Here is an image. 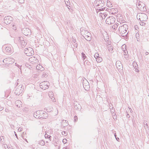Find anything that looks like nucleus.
I'll return each instance as SVG.
<instances>
[{
  "instance_id": "nucleus-1",
  "label": "nucleus",
  "mask_w": 149,
  "mask_h": 149,
  "mask_svg": "<svg viewBox=\"0 0 149 149\" xmlns=\"http://www.w3.org/2000/svg\"><path fill=\"white\" fill-rule=\"evenodd\" d=\"M81 33L83 36L88 41H90L91 40V34L88 31L80 29Z\"/></svg>"
},
{
  "instance_id": "nucleus-2",
  "label": "nucleus",
  "mask_w": 149,
  "mask_h": 149,
  "mask_svg": "<svg viewBox=\"0 0 149 149\" xmlns=\"http://www.w3.org/2000/svg\"><path fill=\"white\" fill-rule=\"evenodd\" d=\"M136 5L137 8L140 10L143 11L146 10L145 4L139 0H137Z\"/></svg>"
},
{
  "instance_id": "nucleus-3",
  "label": "nucleus",
  "mask_w": 149,
  "mask_h": 149,
  "mask_svg": "<svg viewBox=\"0 0 149 149\" xmlns=\"http://www.w3.org/2000/svg\"><path fill=\"white\" fill-rule=\"evenodd\" d=\"M128 26L126 24H124L120 26L118 30L120 34L124 35L126 33L128 29Z\"/></svg>"
},
{
  "instance_id": "nucleus-4",
  "label": "nucleus",
  "mask_w": 149,
  "mask_h": 149,
  "mask_svg": "<svg viewBox=\"0 0 149 149\" xmlns=\"http://www.w3.org/2000/svg\"><path fill=\"white\" fill-rule=\"evenodd\" d=\"M3 61L4 64L3 65L4 66H8V65L12 64L14 62L15 60L13 58H8L4 59Z\"/></svg>"
},
{
  "instance_id": "nucleus-5",
  "label": "nucleus",
  "mask_w": 149,
  "mask_h": 149,
  "mask_svg": "<svg viewBox=\"0 0 149 149\" xmlns=\"http://www.w3.org/2000/svg\"><path fill=\"white\" fill-rule=\"evenodd\" d=\"M3 48H5L4 52L6 54H10L12 52V48L10 45H4L3 47Z\"/></svg>"
},
{
  "instance_id": "nucleus-6",
  "label": "nucleus",
  "mask_w": 149,
  "mask_h": 149,
  "mask_svg": "<svg viewBox=\"0 0 149 149\" xmlns=\"http://www.w3.org/2000/svg\"><path fill=\"white\" fill-rule=\"evenodd\" d=\"M24 53L27 56H30L33 54V49L31 47H29L25 49Z\"/></svg>"
},
{
  "instance_id": "nucleus-7",
  "label": "nucleus",
  "mask_w": 149,
  "mask_h": 149,
  "mask_svg": "<svg viewBox=\"0 0 149 149\" xmlns=\"http://www.w3.org/2000/svg\"><path fill=\"white\" fill-rule=\"evenodd\" d=\"M22 87V85H20L18 87L16 88L15 92L16 96H18L22 92L23 90L24 89Z\"/></svg>"
},
{
  "instance_id": "nucleus-8",
  "label": "nucleus",
  "mask_w": 149,
  "mask_h": 149,
  "mask_svg": "<svg viewBox=\"0 0 149 149\" xmlns=\"http://www.w3.org/2000/svg\"><path fill=\"white\" fill-rule=\"evenodd\" d=\"M82 84L84 89L86 91H88L90 88V85L87 80L85 79L83 80L82 81Z\"/></svg>"
},
{
  "instance_id": "nucleus-9",
  "label": "nucleus",
  "mask_w": 149,
  "mask_h": 149,
  "mask_svg": "<svg viewBox=\"0 0 149 149\" xmlns=\"http://www.w3.org/2000/svg\"><path fill=\"white\" fill-rule=\"evenodd\" d=\"M115 20V19L113 17L109 16L107 18L106 22L107 24H111L114 23Z\"/></svg>"
},
{
  "instance_id": "nucleus-10",
  "label": "nucleus",
  "mask_w": 149,
  "mask_h": 149,
  "mask_svg": "<svg viewBox=\"0 0 149 149\" xmlns=\"http://www.w3.org/2000/svg\"><path fill=\"white\" fill-rule=\"evenodd\" d=\"M48 82L47 81H44L41 82L40 84V88L43 89L45 90L49 88L48 84Z\"/></svg>"
},
{
  "instance_id": "nucleus-11",
  "label": "nucleus",
  "mask_w": 149,
  "mask_h": 149,
  "mask_svg": "<svg viewBox=\"0 0 149 149\" xmlns=\"http://www.w3.org/2000/svg\"><path fill=\"white\" fill-rule=\"evenodd\" d=\"M23 34L25 36L30 35L31 34V31L30 29L27 28H23L22 30Z\"/></svg>"
},
{
  "instance_id": "nucleus-12",
  "label": "nucleus",
  "mask_w": 149,
  "mask_h": 149,
  "mask_svg": "<svg viewBox=\"0 0 149 149\" xmlns=\"http://www.w3.org/2000/svg\"><path fill=\"white\" fill-rule=\"evenodd\" d=\"M13 20L12 17L9 16L5 17L4 18V23L7 24H9L11 23V21Z\"/></svg>"
},
{
  "instance_id": "nucleus-13",
  "label": "nucleus",
  "mask_w": 149,
  "mask_h": 149,
  "mask_svg": "<svg viewBox=\"0 0 149 149\" xmlns=\"http://www.w3.org/2000/svg\"><path fill=\"white\" fill-rule=\"evenodd\" d=\"M48 116V113L46 112H44L42 111V113L40 114L38 116V118L40 119L46 118Z\"/></svg>"
},
{
  "instance_id": "nucleus-14",
  "label": "nucleus",
  "mask_w": 149,
  "mask_h": 149,
  "mask_svg": "<svg viewBox=\"0 0 149 149\" xmlns=\"http://www.w3.org/2000/svg\"><path fill=\"white\" fill-rule=\"evenodd\" d=\"M42 112V111H38L35 112L33 114V116L36 118H38V116Z\"/></svg>"
},
{
  "instance_id": "nucleus-15",
  "label": "nucleus",
  "mask_w": 149,
  "mask_h": 149,
  "mask_svg": "<svg viewBox=\"0 0 149 149\" xmlns=\"http://www.w3.org/2000/svg\"><path fill=\"white\" fill-rule=\"evenodd\" d=\"M116 65L118 69H121L123 68V65L120 61H118L116 63Z\"/></svg>"
},
{
  "instance_id": "nucleus-16",
  "label": "nucleus",
  "mask_w": 149,
  "mask_h": 149,
  "mask_svg": "<svg viewBox=\"0 0 149 149\" xmlns=\"http://www.w3.org/2000/svg\"><path fill=\"white\" fill-rule=\"evenodd\" d=\"M22 102L21 101L19 100H17L15 102V105L18 108H20L22 106Z\"/></svg>"
},
{
  "instance_id": "nucleus-17",
  "label": "nucleus",
  "mask_w": 149,
  "mask_h": 149,
  "mask_svg": "<svg viewBox=\"0 0 149 149\" xmlns=\"http://www.w3.org/2000/svg\"><path fill=\"white\" fill-rule=\"evenodd\" d=\"M104 3V1L102 0H96L94 1V4L97 6H99L102 3Z\"/></svg>"
},
{
  "instance_id": "nucleus-18",
  "label": "nucleus",
  "mask_w": 149,
  "mask_h": 149,
  "mask_svg": "<svg viewBox=\"0 0 149 149\" xmlns=\"http://www.w3.org/2000/svg\"><path fill=\"white\" fill-rule=\"evenodd\" d=\"M29 60L31 61V62H33L32 63H36L38 61L37 59L34 57H32L29 58Z\"/></svg>"
},
{
  "instance_id": "nucleus-19",
  "label": "nucleus",
  "mask_w": 149,
  "mask_h": 149,
  "mask_svg": "<svg viewBox=\"0 0 149 149\" xmlns=\"http://www.w3.org/2000/svg\"><path fill=\"white\" fill-rule=\"evenodd\" d=\"M23 39V38L22 37L19 38V42L22 45V46L24 47L26 45V44Z\"/></svg>"
},
{
  "instance_id": "nucleus-20",
  "label": "nucleus",
  "mask_w": 149,
  "mask_h": 149,
  "mask_svg": "<svg viewBox=\"0 0 149 149\" xmlns=\"http://www.w3.org/2000/svg\"><path fill=\"white\" fill-rule=\"evenodd\" d=\"M118 25L119 24L118 23H116L113 26H111V27L113 29V31H115L117 28Z\"/></svg>"
},
{
  "instance_id": "nucleus-21",
  "label": "nucleus",
  "mask_w": 149,
  "mask_h": 149,
  "mask_svg": "<svg viewBox=\"0 0 149 149\" xmlns=\"http://www.w3.org/2000/svg\"><path fill=\"white\" fill-rule=\"evenodd\" d=\"M74 108L75 109L79 111L81 109V107L79 104L77 103L74 105Z\"/></svg>"
},
{
  "instance_id": "nucleus-22",
  "label": "nucleus",
  "mask_w": 149,
  "mask_h": 149,
  "mask_svg": "<svg viewBox=\"0 0 149 149\" xmlns=\"http://www.w3.org/2000/svg\"><path fill=\"white\" fill-rule=\"evenodd\" d=\"M36 69L37 70L40 71H42L44 69V68L40 64L36 66Z\"/></svg>"
},
{
  "instance_id": "nucleus-23",
  "label": "nucleus",
  "mask_w": 149,
  "mask_h": 149,
  "mask_svg": "<svg viewBox=\"0 0 149 149\" xmlns=\"http://www.w3.org/2000/svg\"><path fill=\"white\" fill-rule=\"evenodd\" d=\"M67 122H68V121L66 120H63L62 121V126H63V127L66 126L68 124Z\"/></svg>"
},
{
  "instance_id": "nucleus-24",
  "label": "nucleus",
  "mask_w": 149,
  "mask_h": 149,
  "mask_svg": "<svg viewBox=\"0 0 149 149\" xmlns=\"http://www.w3.org/2000/svg\"><path fill=\"white\" fill-rule=\"evenodd\" d=\"M128 33L127 32L126 34L125 33L124 35H121V36L123 37V38L125 39L126 40H127L128 39Z\"/></svg>"
},
{
  "instance_id": "nucleus-25",
  "label": "nucleus",
  "mask_w": 149,
  "mask_h": 149,
  "mask_svg": "<svg viewBox=\"0 0 149 149\" xmlns=\"http://www.w3.org/2000/svg\"><path fill=\"white\" fill-rule=\"evenodd\" d=\"M96 58V60L97 62V63H100L102 61V58L100 57H98L97 58Z\"/></svg>"
},
{
  "instance_id": "nucleus-26",
  "label": "nucleus",
  "mask_w": 149,
  "mask_h": 149,
  "mask_svg": "<svg viewBox=\"0 0 149 149\" xmlns=\"http://www.w3.org/2000/svg\"><path fill=\"white\" fill-rule=\"evenodd\" d=\"M39 143L41 146H43L45 144L44 141H43V140H41L39 141Z\"/></svg>"
},
{
  "instance_id": "nucleus-27",
  "label": "nucleus",
  "mask_w": 149,
  "mask_h": 149,
  "mask_svg": "<svg viewBox=\"0 0 149 149\" xmlns=\"http://www.w3.org/2000/svg\"><path fill=\"white\" fill-rule=\"evenodd\" d=\"M139 36V33H137L136 34V37L138 41H140Z\"/></svg>"
},
{
  "instance_id": "nucleus-28",
  "label": "nucleus",
  "mask_w": 149,
  "mask_h": 149,
  "mask_svg": "<svg viewBox=\"0 0 149 149\" xmlns=\"http://www.w3.org/2000/svg\"><path fill=\"white\" fill-rule=\"evenodd\" d=\"M0 139L1 140V143L3 144L4 143V138L3 136H1L0 137Z\"/></svg>"
},
{
  "instance_id": "nucleus-29",
  "label": "nucleus",
  "mask_w": 149,
  "mask_h": 149,
  "mask_svg": "<svg viewBox=\"0 0 149 149\" xmlns=\"http://www.w3.org/2000/svg\"><path fill=\"white\" fill-rule=\"evenodd\" d=\"M108 49L109 51L111 52H113V47L109 46L108 47Z\"/></svg>"
},
{
  "instance_id": "nucleus-30",
  "label": "nucleus",
  "mask_w": 149,
  "mask_h": 149,
  "mask_svg": "<svg viewBox=\"0 0 149 149\" xmlns=\"http://www.w3.org/2000/svg\"><path fill=\"white\" fill-rule=\"evenodd\" d=\"M45 137L46 138L49 139H51V138L52 137L50 135H48L47 134H45Z\"/></svg>"
},
{
  "instance_id": "nucleus-31",
  "label": "nucleus",
  "mask_w": 149,
  "mask_h": 149,
  "mask_svg": "<svg viewBox=\"0 0 149 149\" xmlns=\"http://www.w3.org/2000/svg\"><path fill=\"white\" fill-rule=\"evenodd\" d=\"M82 57L83 59V60L84 61L85 59L86 58V56L85 54L83 53L82 52L81 53Z\"/></svg>"
},
{
  "instance_id": "nucleus-32",
  "label": "nucleus",
  "mask_w": 149,
  "mask_h": 149,
  "mask_svg": "<svg viewBox=\"0 0 149 149\" xmlns=\"http://www.w3.org/2000/svg\"><path fill=\"white\" fill-rule=\"evenodd\" d=\"M62 134L63 135L66 136L67 135L68 133L67 132L64 131L62 132Z\"/></svg>"
},
{
  "instance_id": "nucleus-33",
  "label": "nucleus",
  "mask_w": 149,
  "mask_h": 149,
  "mask_svg": "<svg viewBox=\"0 0 149 149\" xmlns=\"http://www.w3.org/2000/svg\"><path fill=\"white\" fill-rule=\"evenodd\" d=\"M71 41H72L74 43H75L76 42V40L75 38H73V37H72L71 39Z\"/></svg>"
},
{
  "instance_id": "nucleus-34",
  "label": "nucleus",
  "mask_w": 149,
  "mask_h": 149,
  "mask_svg": "<svg viewBox=\"0 0 149 149\" xmlns=\"http://www.w3.org/2000/svg\"><path fill=\"white\" fill-rule=\"evenodd\" d=\"M99 54L97 53H96L95 54L94 56L95 58H97V57H99Z\"/></svg>"
},
{
  "instance_id": "nucleus-35",
  "label": "nucleus",
  "mask_w": 149,
  "mask_h": 149,
  "mask_svg": "<svg viewBox=\"0 0 149 149\" xmlns=\"http://www.w3.org/2000/svg\"><path fill=\"white\" fill-rule=\"evenodd\" d=\"M25 65H26V67H28L30 69V68H31V65H29V64L26 63L25 64Z\"/></svg>"
},
{
  "instance_id": "nucleus-36",
  "label": "nucleus",
  "mask_w": 149,
  "mask_h": 149,
  "mask_svg": "<svg viewBox=\"0 0 149 149\" xmlns=\"http://www.w3.org/2000/svg\"><path fill=\"white\" fill-rule=\"evenodd\" d=\"M67 139H64L63 140V142L64 143H67Z\"/></svg>"
},
{
  "instance_id": "nucleus-37",
  "label": "nucleus",
  "mask_w": 149,
  "mask_h": 149,
  "mask_svg": "<svg viewBox=\"0 0 149 149\" xmlns=\"http://www.w3.org/2000/svg\"><path fill=\"white\" fill-rule=\"evenodd\" d=\"M104 3H101L100 4V5L99 6H98V8H100V7H102L104 5Z\"/></svg>"
},
{
  "instance_id": "nucleus-38",
  "label": "nucleus",
  "mask_w": 149,
  "mask_h": 149,
  "mask_svg": "<svg viewBox=\"0 0 149 149\" xmlns=\"http://www.w3.org/2000/svg\"><path fill=\"white\" fill-rule=\"evenodd\" d=\"M129 57V56L128 54H126L125 56V58L126 59H127Z\"/></svg>"
},
{
  "instance_id": "nucleus-39",
  "label": "nucleus",
  "mask_w": 149,
  "mask_h": 149,
  "mask_svg": "<svg viewBox=\"0 0 149 149\" xmlns=\"http://www.w3.org/2000/svg\"><path fill=\"white\" fill-rule=\"evenodd\" d=\"M105 8H102L99 9L98 10L99 11H103V10H105Z\"/></svg>"
},
{
  "instance_id": "nucleus-40",
  "label": "nucleus",
  "mask_w": 149,
  "mask_h": 149,
  "mask_svg": "<svg viewBox=\"0 0 149 149\" xmlns=\"http://www.w3.org/2000/svg\"><path fill=\"white\" fill-rule=\"evenodd\" d=\"M145 24H146V23H145L143 22H141L140 23V25L143 26Z\"/></svg>"
},
{
  "instance_id": "nucleus-41",
  "label": "nucleus",
  "mask_w": 149,
  "mask_h": 149,
  "mask_svg": "<svg viewBox=\"0 0 149 149\" xmlns=\"http://www.w3.org/2000/svg\"><path fill=\"white\" fill-rule=\"evenodd\" d=\"M74 120L75 121V122L77 120V116H74Z\"/></svg>"
},
{
  "instance_id": "nucleus-42",
  "label": "nucleus",
  "mask_w": 149,
  "mask_h": 149,
  "mask_svg": "<svg viewBox=\"0 0 149 149\" xmlns=\"http://www.w3.org/2000/svg\"><path fill=\"white\" fill-rule=\"evenodd\" d=\"M19 2L20 3H23L24 2V0H18Z\"/></svg>"
},
{
  "instance_id": "nucleus-43",
  "label": "nucleus",
  "mask_w": 149,
  "mask_h": 149,
  "mask_svg": "<svg viewBox=\"0 0 149 149\" xmlns=\"http://www.w3.org/2000/svg\"><path fill=\"white\" fill-rule=\"evenodd\" d=\"M138 66V65L137 64V63H136V64H134V65H133L134 67V68L135 69H136V68H138V67H137L136 66Z\"/></svg>"
},
{
  "instance_id": "nucleus-44",
  "label": "nucleus",
  "mask_w": 149,
  "mask_h": 149,
  "mask_svg": "<svg viewBox=\"0 0 149 149\" xmlns=\"http://www.w3.org/2000/svg\"><path fill=\"white\" fill-rule=\"evenodd\" d=\"M74 43L73 45L75 47H77V46H78V44H77V43Z\"/></svg>"
},
{
  "instance_id": "nucleus-45",
  "label": "nucleus",
  "mask_w": 149,
  "mask_h": 149,
  "mask_svg": "<svg viewBox=\"0 0 149 149\" xmlns=\"http://www.w3.org/2000/svg\"><path fill=\"white\" fill-rule=\"evenodd\" d=\"M135 71H136V72L137 73L139 72V70L138 68H137V69L136 68L135 69Z\"/></svg>"
},
{
  "instance_id": "nucleus-46",
  "label": "nucleus",
  "mask_w": 149,
  "mask_h": 149,
  "mask_svg": "<svg viewBox=\"0 0 149 149\" xmlns=\"http://www.w3.org/2000/svg\"><path fill=\"white\" fill-rule=\"evenodd\" d=\"M126 117H127V118H129L130 117V116H129V114L127 113V115H126Z\"/></svg>"
},
{
  "instance_id": "nucleus-47",
  "label": "nucleus",
  "mask_w": 149,
  "mask_h": 149,
  "mask_svg": "<svg viewBox=\"0 0 149 149\" xmlns=\"http://www.w3.org/2000/svg\"><path fill=\"white\" fill-rule=\"evenodd\" d=\"M4 148H6H6H8V146L6 144H4Z\"/></svg>"
},
{
  "instance_id": "nucleus-48",
  "label": "nucleus",
  "mask_w": 149,
  "mask_h": 149,
  "mask_svg": "<svg viewBox=\"0 0 149 149\" xmlns=\"http://www.w3.org/2000/svg\"><path fill=\"white\" fill-rule=\"evenodd\" d=\"M144 127H148V125L147 124V123H146L145 124Z\"/></svg>"
},
{
  "instance_id": "nucleus-49",
  "label": "nucleus",
  "mask_w": 149,
  "mask_h": 149,
  "mask_svg": "<svg viewBox=\"0 0 149 149\" xmlns=\"http://www.w3.org/2000/svg\"><path fill=\"white\" fill-rule=\"evenodd\" d=\"M52 97V98H53V97ZM51 99L52 100L53 102H55V101H54V99H55V98L54 97H53V98H51Z\"/></svg>"
},
{
  "instance_id": "nucleus-50",
  "label": "nucleus",
  "mask_w": 149,
  "mask_h": 149,
  "mask_svg": "<svg viewBox=\"0 0 149 149\" xmlns=\"http://www.w3.org/2000/svg\"><path fill=\"white\" fill-rule=\"evenodd\" d=\"M86 64L87 65H90V63L89 62L87 61L86 62Z\"/></svg>"
},
{
  "instance_id": "nucleus-51",
  "label": "nucleus",
  "mask_w": 149,
  "mask_h": 149,
  "mask_svg": "<svg viewBox=\"0 0 149 149\" xmlns=\"http://www.w3.org/2000/svg\"><path fill=\"white\" fill-rule=\"evenodd\" d=\"M17 65H17V66H18V68H19L20 69L21 68L22 66L18 65V64H17ZM16 65L17 66V65Z\"/></svg>"
},
{
  "instance_id": "nucleus-52",
  "label": "nucleus",
  "mask_w": 149,
  "mask_h": 149,
  "mask_svg": "<svg viewBox=\"0 0 149 149\" xmlns=\"http://www.w3.org/2000/svg\"><path fill=\"white\" fill-rule=\"evenodd\" d=\"M116 140L118 141H119V138H118V137H116Z\"/></svg>"
},
{
  "instance_id": "nucleus-53",
  "label": "nucleus",
  "mask_w": 149,
  "mask_h": 149,
  "mask_svg": "<svg viewBox=\"0 0 149 149\" xmlns=\"http://www.w3.org/2000/svg\"><path fill=\"white\" fill-rule=\"evenodd\" d=\"M115 10L114 13H116L118 12V10L117 9H115V10Z\"/></svg>"
},
{
  "instance_id": "nucleus-54",
  "label": "nucleus",
  "mask_w": 149,
  "mask_h": 149,
  "mask_svg": "<svg viewBox=\"0 0 149 149\" xmlns=\"http://www.w3.org/2000/svg\"><path fill=\"white\" fill-rule=\"evenodd\" d=\"M3 108L1 107V106H0V111H2L3 110Z\"/></svg>"
},
{
  "instance_id": "nucleus-55",
  "label": "nucleus",
  "mask_w": 149,
  "mask_h": 149,
  "mask_svg": "<svg viewBox=\"0 0 149 149\" xmlns=\"http://www.w3.org/2000/svg\"><path fill=\"white\" fill-rule=\"evenodd\" d=\"M149 54V53L148 52H145V54H146V55H148V54Z\"/></svg>"
},
{
  "instance_id": "nucleus-56",
  "label": "nucleus",
  "mask_w": 149,
  "mask_h": 149,
  "mask_svg": "<svg viewBox=\"0 0 149 149\" xmlns=\"http://www.w3.org/2000/svg\"><path fill=\"white\" fill-rule=\"evenodd\" d=\"M111 10L112 11H113L114 10H115V9L112 8V9H111Z\"/></svg>"
},
{
  "instance_id": "nucleus-57",
  "label": "nucleus",
  "mask_w": 149,
  "mask_h": 149,
  "mask_svg": "<svg viewBox=\"0 0 149 149\" xmlns=\"http://www.w3.org/2000/svg\"><path fill=\"white\" fill-rule=\"evenodd\" d=\"M124 55H125V54H127L128 52H127V54H126V52H125V51H124Z\"/></svg>"
},
{
  "instance_id": "nucleus-58",
  "label": "nucleus",
  "mask_w": 149,
  "mask_h": 149,
  "mask_svg": "<svg viewBox=\"0 0 149 149\" xmlns=\"http://www.w3.org/2000/svg\"><path fill=\"white\" fill-rule=\"evenodd\" d=\"M104 16L105 17H106V16H107V15L106 13H104Z\"/></svg>"
},
{
  "instance_id": "nucleus-59",
  "label": "nucleus",
  "mask_w": 149,
  "mask_h": 149,
  "mask_svg": "<svg viewBox=\"0 0 149 149\" xmlns=\"http://www.w3.org/2000/svg\"><path fill=\"white\" fill-rule=\"evenodd\" d=\"M129 110H130L131 112H132V109L131 108H129Z\"/></svg>"
},
{
  "instance_id": "nucleus-60",
  "label": "nucleus",
  "mask_w": 149,
  "mask_h": 149,
  "mask_svg": "<svg viewBox=\"0 0 149 149\" xmlns=\"http://www.w3.org/2000/svg\"><path fill=\"white\" fill-rule=\"evenodd\" d=\"M15 132V136H16V137H17V134H16V132Z\"/></svg>"
},
{
  "instance_id": "nucleus-61",
  "label": "nucleus",
  "mask_w": 149,
  "mask_h": 149,
  "mask_svg": "<svg viewBox=\"0 0 149 149\" xmlns=\"http://www.w3.org/2000/svg\"><path fill=\"white\" fill-rule=\"evenodd\" d=\"M114 136H115V138H116V133L115 134H114Z\"/></svg>"
},
{
  "instance_id": "nucleus-62",
  "label": "nucleus",
  "mask_w": 149,
  "mask_h": 149,
  "mask_svg": "<svg viewBox=\"0 0 149 149\" xmlns=\"http://www.w3.org/2000/svg\"><path fill=\"white\" fill-rule=\"evenodd\" d=\"M63 149H67V147H65Z\"/></svg>"
},
{
  "instance_id": "nucleus-63",
  "label": "nucleus",
  "mask_w": 149,
  "mask_h": 149,
  "mask_svg": "<svg viewBox=\"0 0 149 149\" xmlns=\"http://www.w3.org/2000/svg\"><path fill=\"white\" fill-rule=\"evenodd\" d=\"M110 10V9H108V8H107V9H106V10L108 11V10Z\"/></svg>"
},
{
  "instance_id": "nucleus-64",
  "label": "nucleus",
  "mask_w": 149,
  "mask_h": 149,
  "mask_svg": "<svg viewBox=\"0 0 149 149\" xmlns=\"http://www.w3.org/2000/svg\"><path fill=\"white\" fill-rule=\"evenodd\" d=\"M144 16H145V17L146 16V15H145V14H144Z\"/></svg>"
}]
</instances>
